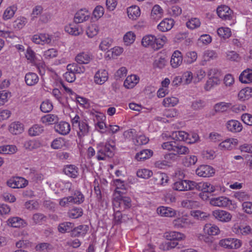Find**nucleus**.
<instances>
[{
  "mask_svg": "<svg viewBox=\"0 0 252 252\" xmlns=\"http://www.w3.org/2000/svg\"><path fill=\"white\" fill-rule=\"evenodd\" d=\"M96 158L98 160H105L106 158H112L114 155L115 143L113 140L108 139L105 143L97 144Z\"/></svg>",
  "mask_w": 252,
  "mask_h": 252,
  "instance_id": "1",
  "label": "nucleus"
},
{
  "mask_svg": "<svg viewBox=\"0 0 252 252\" xmlns=\"http://www.w3.org/2000/svg\"><path fill=\"white\" fill-rule=\"evenodd\" d=\"M71 123L74 128L76 129L77 135L80 138L87 135L90 131V126L86 121H81L78 115L71 118Z\"/></svg>",
  "mask_w": 252,
  "mask_h": 252,
  "instance_id": "2",
  "label": "nucleus"
},
{
  "mask_svg": "<svg viewBox=\"0 0 252 252\" xmlns=\"http://www.w3.org/2000/svg\"><path fill=\"white\" fill-rule=\"evenodd\" d=\"M161 147L163 150L172 152L173 155H187L189 153L188 147L180 145L175 141L163 142Z\"/></svg>",
  "mask_w": 252,
  "mask_h": 252,
  "instance_id": "3",
  "label": "nucleus"
},
{
  "mask_svg": "<svg viewBox=\"0 0 252 252\" xmlns=\"http://www.w3.org/2000/svg\"><path fill=\"white\" fill-rule=\"evenodd\" d=\"M220 246L227 249L237 250L242 246V241L237 238L228 237L221 239L219 241Z\"/></svg>",
  "mask_w": 252,
  "mask_h": 252,
  "instance_id": "4",
  "label": "nucleus"
},
{
  "mask_svg": "<svg viewBox=\"0 0 252 252\" xmlns=\"http://www.w3.org/2000/svg\"><path fill=\"white\" fill-rule=\"evenodd\" d=\"M194 182L189 180H180L173 185V189L177 191H186L194 189Z\"/></svg>",
  "mask_w": 252,
  "mask_h": 252,
  "instance_id": "5",
  "label": "nucleus"
},
{
  "mask_svg": "<svg viewBox=\"0 0 252 252\" xmlns=\"http://www.w3.org/2000/svg\"><path fill=\"white\" fill-rule=\"evenodd\" d=\"M212 215L216 220L222 222H229L232 219L231 214L225 210H214L212 212Z\"/></svg>",
  "mask_w": 252,
  "mask_h": 252,
  "instance_id": "6",
  "label": "nucleus"
},
{
  "mask_svg": "<svg viewBox=\"0 0 252 252\" xmlns=\"http://www.w3.org/2000/svg\"><path fill=\"white\" fill-rule=\"evenodd\" d=\"M210 203L214 206L224 208L228 207L232 204V202L228 198L221 196L211 198Z\"/></svg>",
  "mask_w": 252,
  "mask_h": 252,
  "instance_id": "7",
  "label": "nucleus"
},
{
  "mask_svg": "<svg viewBox=\"0 0 252 252\" xmlns=\"http://www.w3.org/2000/svg\"><path fill=\"white\" fill-rule=\"evenodd\" d=\"M28 184L27 181L22 177H13L7 182L8 187L13 189H19L25 187Z\"/></svg>",
  "mask_w": 252,
  "mask_h": 252,
  "instance_id": "8",
  "label": "nucleus"
},
{
  "mask_svg": "<svg viewBox=\"0 0 252 252\" xmlns=\"http://www.w3.org/2000/svg\"><path fill=\"white\" fill-rule=\"evenodd\" d=\"M172 224L174 228L179 229L189 227L193 224V222L187 217L182 216L172 221Z\"/></svg>",
  "mask_w": 252,
  "mask_h": 252,
  "instance_id": "9",
  "label": "nucleus"
},
{
  "mask_svg": "<svg viewBox=\"0 0 252 252\" xmlns=\"http://www.w3.org/2000/svg\"><path fill=\"white\" fill-rule=\"evenodd\" d=\"M218 15L224 20H230L232 18V11L226 5L219 6L217 10Z\"/></svg>",
  "mask_w": 252,
  "mask_h": 252,
  "instance_id": "10",
  "label": "nucleus"
},
{
  "mask_svg": "<svg viewBox=\"0 0 252 252\" xmlns=\"http://www.w3.org/2000/svg\"><path fill=\"white\" fill-rule=\"evenodd\" d=\"M214 173V168L207 165H201L196 170V174L200 177H209L212 176Z\"/></svg>",
  "mask_w": 252,
  "mask_h": 252,
  "instance_id": "11",
  "label": "nucleus"
},
{
  "mask_svg": "<svg viewBox=\"0 0 252 252\" xmlns=\"http://www.w3.org/2000/svg\"><path fill=\"white\" fill-rule=\"evenodd\" d=\"M227 129L231 132L237 133L242 131L243 126L238 121L230 120L228 121L225 124Z\"/></svg>",
  "mask_w": 252,
  "mask_h": 252,
  "instance_id": "12",
  "label": "nucleus"
},
{
  "mask_svg": "<svg viewBox=\"0 0 252 252\" xmlns=\"http://www.w3.org/2000/svg\"><path fill=\"white\" fill-rule=\"evenodd\" d=\"M194 189L201 190L203 192L211 193L215 190L214 186L207 182L196 183L194 182Z\"/></svg>",
  "mask_w": 252,
  "mask_h": 252,
  "instance_id": "13",
  "label": "nucleus"
},
{
  "mask_svg": "<svg viewBox=\"0 0 252 252\" xmlns=\"http://www.w3.org/2000/svg\"><path fill=\"white\" fill-rule=\"evenodd\" d=\"M7 224L9 226L15 228L24 227L27 225V223L18 217L9 218L7 220Z\"/></svg>",
  "mask_w": 252,
  "mask_h": 252,
  "instance_id": "14",
  "label": "nucleus"
},
{
  "mask_svg": "<svg viewBox=\"0 0 252 252\" xmlns=\"http://www.w3.org/2000/svg\"><path fill=\"white\" fill-rule=\"evenodd\" d=\"M238 140L235 138H229L222 141L219 144L221 150H231L238 144Z\"/></svg>",
  "mask_w": 252,
  "mask_h": 252,
  "instance_id": "15",
  "label": "nucleus"
},
{
  "mask_svg": "<svg viewBox=\"0 0 252 252\" xmlns=\"http://www.w3.org/2000/svg\"><path fill=\"white\" fill-rule=\"evenodd\" d=\"M108 72L104 69H100L95 73L94 81L97 84L102 85L108 80Z\"/></svg>",
  "mask_w": 252,
  "mask_h": 252,
  "instance_id": "16",
  "label": "nucleus"
},
{
  "mask_svg": "<svg viewBox=\"0 0 252 252\" xmlns=\"http://www.w3.org/2000/svg\"><path fill=\"white\" fill-rule=\"evenodd\" d=\"M183 55L178 50L174 51L171 56L170 64L172 67L177 68L182 63Z\"/></svg>",
  "mask_w": 252,
  "mask_h": 252,
  "instance_id": "17",
  "label": "nucleus"
},
{
  "mask_svg": "<svg viewBox=\"0 0 252 252\" xmlns=\"http://www.w3.org/2000/svg\"><path fill=\"white\" fill-rule=\"evenodd\" d=\"M141 44L144 47H150L156 49V37L152 34H147L142 38Z\"/></svg>",
  "mask_w": 252,
  "mask_h": 252,
  "instance_id": "18",
  "label": "nucleus"
},
{
  "mask_svg": "<svg viewBox=\"0 0 252 252\" xmlns=\"http://www.w3.org/2000/svg\"><path fill=\"white\" fill-rule=\"evenodd\" d=\"M203 232L206 235L209 236L218 235L220 233L219 227L215 224L207 223L203 227Z\"/></svg>",
  "mask_w": 252,
  "mask_h": 252,
  "instance_id": "19",
  "label": "nucleus"
},
{
  "mask_svg": "<svg viewBox=\"0 0 252 252\" xmlns=\"http://www.w3.org/2000/svg\"><path fill=\"white\" fill-rule=\"evenodd\" d=\"M90 13L86 9H81L78 11L74 16V20L76 23H80L88 20Z\"/></svg>",
  "mask_w": 252,
  "mask_h": 252,
  "instance_id": "20",
  "label": "nucleus"
},
{
  "mask_svg": "<svg viewBox=\"0 0 252 252\" xmlns=\"http://www.w3.org/2000/svg\"><path fill=\"white\" fill-rule=\"evenodd\" d=\"M157 213L162 217H174L177 214V211L168 207L161 206L157 209Z\"/></svg>",
  "mask_w": 252,
  "mask_h": 252,
  "instance_id": "21",
  "label": "nucleus"
},
{
  "mask_svg": "<svg viewBox=\"0 0 252 252\" xmlns=\"http://www.w3.org/2000/svg\"><path fill=\"white\" fill-rule=\"evenodd\" d=\"M55 129L56 131L62 135H66L69 132L70 126L67 122H61L55 125Z\"/></svg>",
  "mask_w": 252,
  "mask_h": 252,
  "instance_id": "22",
  "label": "nucleus"
},
{
  "mask_svg": "<svg viewBox=\"0 0 252 252\" xmlns=\"http://www.w3.org/2000/svg\"><path fill=\"white\" fill-rule=\"evenodd\" d=\"M9 131L13 134H19L24 130V126L22 123L19 122H14L9 126Z\"/></svg>",
  "mask_w": 252,
  "mask_h": 252,
  "instance_id": "23",
  "label": "nucleus"
},
{
  "mask_svg": "<svg viewBox=\"0 0 252 252\" xmlns=\"http://www.w3.org/2000/svg\"><path fill=\"white\" fill-rule=\"evenodd\" d=\"M88 230L89 226L88 225H80L76 227L73 228L71 235L74 237H83L87 233Z\"/></svg>",
  "mask_w": 252,
  "mask_h": 252,
  "instance_id": "24",
  "label": "nucleus"
},
{
  "mask_svg": "<svg viewBox=\"0 0 252 252\" xmlns=\"http://www.w3.org/2000/svg\"><path fill=\"white\" fill-rule=\"evenodd\" d=\"M78 168L74 165H66L64 166L63 172L67 176L75 178L79 175Z\"/></svg>",
  "mask_w": 252,
  "mask_h": 252,
  "instance_id": "25",
  "label": "nucleus"
},
{
  "mask_svg": "<svg viewBox=\"0 0 252 252\" xmlns=\"http://www.w3.org/2000/svg\"><path fill=\"white\" fill-rule=\"evenodd\" d=\"M174 25V21L172 19H165L163 20L158 26V29L162 32H165L172 29Z\"/></svg>",
  "mask_w": 252,
  "mask_h": 252,
  "instance_id": "26",
  "label": "nucleus"
},
{
  "mask_svg": "<svg viewBox=\"0 0 252 252\" xmlns=\"http://www.w3.org/2000/svg\"><path fill=\"white\" fill-rule=\"evenodd\" d=\"M139 81V78L136 75L128 76L124 83V86L127 89L133 88Z\"/></svg>",
  "mask_w": 252,
  "mask_h": 252,
  "instance_id": "27",
  "label": "nucleus"
},
{
  "mask_svg": "<svg viewBox=\"0 0 252 252\" xmlns=\"http://www.w3.org/2000/svg\"><path fill=\"white\" fill-rule=\"evenodd\" d=\"M92 59V56L87 52H81L77 55L75 61L79 64H87Z\"/></svg>",
  "mask_w": 252,
  "mask_h": 252,
  "instance_id": "28",
  "label": "nucleus"
},
{
  "mask_svg": "<svg viewBox=\"0 0 252 252\" xmlns=\"http://www.w3.org/2000/svg\"><path fill=\"white\" fill-rule=\"evenodd\" d=\"M24 146L25 149L32 151L40 148L42 146V143L37 139L29 140L24 142Z\"/></svg>",
  "mask_w": 252,
  "mask_h": 252,
  "instance_id": "29",
  "label": "nucleus"
},
{
  "mask_svg": "<svg viewBox=\"0 0 252 252\" xmlns=\"http://www.w3.org/2000/svg\"><path fill=\"white\" fill-rule=\"evenodd\" d=\"M252 96V89L246 87L242 89L238 93V97L241 101L249 99Z\"/></svg>",
  "mask_w": 252,
  "mask_h": 252,
  "instance_id": "30",
  "label": "nucleus"
},
{
  "mask_svg": "<svg viewBox=\"0 0 252 252\" xmlns=\"http://www.w3.org/2000/svg\"><path fill=\"white\" fill-rule=\"evenodd\" d=\"M128 17L132 20H136L140 15V8L136 5L131 6L127 9Z\"/></svg>",
  "mask_w": 252,
  "mask_h": 252,
  "instance_id": "31",
  "label": "nucleus"
},
{
  "mask_svg": "<svg viewBox=\"0 0 252 252\" xmlns=\"http://www.w3.org/2000/svg\"><path fill=\"white\" fill-rule=\"evenodd\" d=\"M239 80L243 83H250L252 82V69L243 71L239 76Z\"/></svg>",
  "mask_w": 252,
  "mask_h": 252,
  "instance_id": "32",
  "label": "nucleus"
},
{
  "mask_svg": "<svg viewBox=\"0 0 252 252\" xmlns=\"http://www.w3.org/2000/svg\"><path fill=\"white\" fill-rule=\"evenodd\" d=\"M25 80L28 86H33L38 82L39 78L36 73L29 72L26 74Z\"/></svg>",
  "mask_w": 252,
  "mask_h": 252,
  "instance_id": "33",
  "label": "nucleus"
},
{
  "mask_svg": "<svg viewBox=\"0 0 252 252\" xmlns=\"http://www.w3.org/2000/svg\"><path fill=\"white\" fill-rule=\"evenodd\" d=\"M66 68L68 71H71L75 74L83 73L85 71V68L84 66L79 65L76 63L68 64Z\"/></svg>",
  "mask_w": 252,
  "mask_h": 252,
  "instance_id": "34",
  "label": "nucleus"
},
{
  "mask_svg": "<svg viewBox=\"0 0 252 252\" xmlns=\"http://www.w3.org/2000/svg\"><path fill=\"white\" fill-rule=\"evenodd\" d=\"M74 226V223L70 222H63L59 224L58 227V231L62 233L71 232Z\"/></svg>",
  "mask_w": 252,
  "mask_h": 252,
  "instance_id": "35",
  "label": "nucleus"
},
{
  "mask_svg": "<svg viewBox=\"0 0 252 252\" xmlns=\"http://www.w3.org/2000/svg\"><path fill=\"white\" fill-rule=\"evenodd\" d=\"M17 10V6L16 4L9 6L6 8L3 14V19L7 20L11 19L15 14Z\"/></svg>",
  "mask_w": 252,
  "mask_h": 252,
  "instance_id": "36",
  "label": "nucleus"
},
{
  "mask_svg": "<svg viewBox=\"0 0 252 252\" xmlns=\"http://www.w3.org/2000/svg\"><path fill=\"white\" fill-rule=\"evenodd\" d=\"M59 118L58 116L54 114H47L43 116L41 121L42 123L46 125H50L56 124L58 122Z\"/></svg>",
  "mask_w": 252,
  "mask_h": 252,
  "instance_id": "37",
  "label": "nucleus"
},
{
  "mask_svg": "<svg viewBox=\"0 0 252 252\" xmlns=\"http://www.w3.org/2000/svg\"><path fill=\"white\" fill-rule=\"evenodd\" d=\"M17 151V148L15 145H5L0 146V154H13L15 153Z\"/></svg>",
  "mask_w": 252,
  "mask_h": 252,
  "instance_id": "38",
  "label": "nucleus"
},
{
  "mask_svg": "<svg viewBox=\"0 0 252 252\" xmlns=\"http://www.w3.org/2000/svg\"><path fill=\"white\" fill-rule=\"evenodd\" d=\"M114 183L116 186L114 195L124 194L125 193L126 187L124 182L120 179H116L114 180Z\"/></svg>",
  "mask_w": 252,
  "mask_h": 252,
  "instance_id": "39",
  "label": "nucleus"
},
{
  "mask_svg": "<svg viewBox=\"0 0 252 252\" xmlns=\"http://www.w3.org/2000/svg\"><path fill=\"white\" fill-rule=\"evenodd\" d=\"M65 31L68 33L73 35H78L83 32L81 28L76 25H69L65 27Z\"/></svg>",
  "mask_w": 252,
  "mask_h": 252,
  "instance_id": "40",
  "label": "nucleus"
},
{
  "mask_svg": "<svg viewBox=\"0 0 252 252\" xmlns=\"http://www.w3.org/2000/svg\"><path fill=\"white\" fill-rule=\"evenodd\" d=\"M152 155V151L149 149H145L137 153L135 156V158L138 161H141L150 158Z\"/></svg>",
  "mask_w": 252,
  "mask_h": 252,
  "instance_id": "41",
  "label": "nucleus"
},
{
  "mask_svg": "<svg viewBox=\"0 0 252 252\" xmlns=\"http://www.w3.org/2000/svg\"><path fill=\"white\" fill-rule=\"evenodd\" d=\"M218 58L217 53L213 50H205L203 54V62H209Z\"/></svg>",
  "mask_w": 252,
  "mask_h": 252,
  "instance_id": "42",
  "label": "nucleus"
},
{
  "mask_svg": "<svg viewBox=\"0 0 252 252\" xmlns=\"http://www.w3.org/2000/svg\"><path fill=\"white\" fill-rule=\"evenodd\" d=\"M220 80L221 78H209L205 86V90L209 91L213 87L220 85Z\"/></svg>",
  "mask_w": 252,
  "mask_h": 252,
  "instance_id": "43",
  "label": "nucleus"
},
{
  "mask_svg": "<svg viewBox=\"0 0 252 252\" xmlns=\"http://www.w3.org/2000/svg\"><path fill=\"white\" fill-rule=\"evenodd\" d=\"M172 139L176 141H183L187 142L188 133L184 131H174L172 133Z\"/></svg>",
  "mask_w": 252,
  "mask_h": 252,
  "instance_id": "44",
  "label": "nucleus"
},
{
  "mask_svg": "<svg viewBox=\"0 0 252 252\" xmlns=\"http://www.w3.org/2000/svg\"><path fill=\"white\" fill-rule=\"evenodd\" d=\"M83 214V211L81 208L74 207L69 210L67 213L68 217L72 219H77Z\"/></svg>",
  "mask_w": 252,
  "mask_h": 252,
  "instance_id": "45",
  "label": "nucleus"
},
{
  "mask_svg": "<svg viewBox=\"0 0 252 252\" xmlns=\"http://www.w3.org/2000/svg\"><path fill=\"white\" fill-rule=\"evenodd\" d=\"M166 237L168 240L176 241L184 240L185 238V235L179 232L171 231L166 234Z\"/></svg>",
  "mask_w": 252,
  "mask_h": 252,
  "instance_id": "46",
  "label": "nucleus"
},
{
  "mask_svg": "<svg viewBox=\"0 0 252 252\" xmlns=\"http://www.w3.org/2000/svg\"><path fill=\"white\" fill-rule=\"evenodd\" d=\"M233 196L240 202H245V201L250 200L251 196L247 191H238L234 192Z\"/></svg>",
  "mask_w": 252,
  "mask_h": 252,
  "instance_id": "47",
  "label": "nucleus"
},
{
  "mask_svg": "<svg viewBox=\"0 0 252 252\" xmlns=\"http://www.w3.org/2000/svg\"><path fill=\"white\" fill-rule=\"evenodd\" d=\"M44 131L43 127L39 125H34L29 129V134L31 136H36L39 135Z\"/></svg>",
  "mask_w": 252,
  "mask_h": 252,
  "instance_id": "48",
  "label": "nucleus"
},
{
  "mask_svg": "<svg viewBox=\"0 0 252 252\" xmlns=\"http://www.w3.org/2000/svg\"><path fill=\"white\" fill-rule=\"evenodd\" d=\"M124 49L122 47L116 46L107 51V56L109 58L114 59L121 55Z\"/></svg>",
  "mask_w": 252,
  "mask_h": 252,
  "instance_id": "49",
  "label": "nucleus"
},
{
  "mask_svg": "<svg viewBox=\"0 0 252 252\" xmlns=\"http://www.w3.org/2000/svg\"><path fill=\"white\" fill-rule=\"evenodd\" d=\"M201 25V22L198 18H191L186 22V26L190 30H194L199 28Z\"/></svg>",
  "mask_w": 252,
  "mask_h": 252,
  "instance_id": "50",
  "label": "nucleus"
},
{
  "mask_svg": "<svg viewBox=\"0 0 252 252\" xmlns=\"http://www.w3.org/2000/svg\"><path fill=\"white\" fill-rule=\"evenodd\" d=\"M136 35L131 31L127 32L123 37V40L125 44L128 46L132 44L135 40Z\"/></svg>",
  "mask_w": 252,
  "mask_h": 252,
  "instance_id": "51",
  "label": "nucleus"
},
{
  "mask_svg": "<svg viewBox=\"0 0 252 252\" xmlns=\"http://www.w3.org/2000/svg\"><path fill=\"white\" fill-rule=\"evenodd\" d=\"M46 216L42 213H37L32 215V220L33 224H41L45 221Z\"/></svg>",
  "mask_w": 252,
  "mask_h": 252,
  "instance_id": "52",
  "label": "nucleus"
},
{
  "mask_svg": "<svg viewBox=\"0 0 252 252\" xmlns=\"http://www.w3.org/2000/svg\"><path fill=\"white\" fill-rule=\"evenodd\" d=\"M231 106V103L225 102H220L216 104L214 109L217 112H223L227 110Z\"/></svg>",
  "mask_w": 252,
  "mask_h": 252,
  "instance_id": "53",
  "label": "nucleus"
},
{
  "mask_svg": "<svg viewBox=\"0 0 252 252\" xmlns=\"http://www.w3.org/2000/svg\"><path fill=\"white\" fill-rule=\"evenodd\" d=\"M58 55V51L54 48L49 49L43 52L42 57L44 60H50Z\"/></svg>",
  "mask_w": 252,
  "mask_h": 252,
  "instance_id": "54",
  "label": "nucleus"
},
{
  "mask_svg": "<svg viewBox=\"0 0 252 252\" xmlns=\"http://www.w3.org/2000/svg\"><path fill=\"white\" fill-rule=\"evenodd\" d=\"M169 240L161 244L160 246V248L163 251H169L175 248L178 245V243L176 241Z\"/></svg>",
  "mask_w": 252,
  "mask_h": 252,
  "instance_id": "55",
  "label": "nucleus"
},
{
  "mask_svg": "<svg viewBox=\"0 0 252 252\" xmlns=\"http://www.w3.org/2000/svg\"><path fill=\"white\" fill-rule=\"evenodd\" d=\"M73 201V204H80L84 201L85 197L84 195L79 190H75L73 195L71 196Z\"/></svg>",
  "mask_w": 252,
  "mask_h": 252,
  "instance_id": "56",
  "label": "nucleus"
},
{
  "mask_svg": "<svg viewBox=\"0 0 252 252\" xmlns=\"http://www.w3.org/2000/svg\"><path fill=\"white\" fill-rule=\"evenodd\" d=\"M179 102V99L175 97H167L163 100V105L165 107H173Z\"/></svg>",
  "mask_w": 252,
  "mask_h": 252,
  "instance_id": "57",
  "label": "nucleus"
},
{
  "mask_svg": "<svg viewBox=\"0 0 252 252\" xmlns=\"http://www.w3.org/2000/svg\"><path fill=\"white\" fill-rule=\"evenodd\" d=\"M113 209H120L124 211L125 207L124 204L122 203V200L120 195H115V197L113 201Z\"/></svg>",
  "mask_w": 252,
  "mask_h": 252,
  "instance_id": "58",
  "label": "nucleus"
},
{
  "mask_svg": "<svg viewBox=\"0 0 252 252\" xmlns=\"http://www.w3.org/2000/svg\"><path fill=\"white\" fill-rule=\"evenodd\" d=\"M218 35L224 38H228L231 35L230 29L227 27H220L217 30Z\"/></svg>",
  "mask_w": 252,
  "mask_h": 252,
  "instance_id": "59",
  "label": "nucleus"
},
{
  "mask_svg": "<svg viewBox=\"0 0 252 252\" xmlns=\"http://www.w3.org/2000/svg\"><path fill=\"white\" fill-rule=\"evenodd\" d=\"M98 27L96 25L92 24L88 27L86 34L88 37L92 38L98 33Z\"/></svg>",
  "mask_w": 252,
  "mask_h": 252,
  "instance_id": "60",
  "label": "nucleus"
},
{
  "mask_svg": "<svg viewBox=\"0 0 252 252\" xmlns=\"http://www.w3.org/2000/svg\"><path fill=\"white\" fill-rule=\"evenodd\" d=\"M137 176L141 178L148 179L153 175L151 170L147 169H141L137 171Z\"/></svg>",
  "mask_w": 252,
  "mask_h": 252,
  "instance_id": "61",
  "label": "nucleus"
},
{
  "mask_svg": "<svg viewBox=\"0 0 252 252\" xmlns=\"http://www.w3.org/2000/svg\"><path fill=\"white\" fill-rule=\"evenodd\" d=\"M40 108L42 112L48 113L53 109V106L51 102L48 100H46L42 102Z\"/></svg>",
  "mask_w": 252,
  "mask_h": 252,
  "instance_id": "62",
  "label": "nucleus"
},
{
  "mask_svg": "<svg viewBox=\"0 0 252 252\" xmlns=\"http://www.w3.org/2000/svg\"><path fill=\"white\" fill-rule=\"evenodd\" d=\"M191 216L198 220H206L210 215L207 213L196 210L191 212Z\"/></svg>",
  "mask_w": 252,
  "mask_h": 252,
  "instance_id": "63",
  "label": "nucleus"
},
{
  "mask_svg": "<svg viewBox=\"0 0 252 252\" xmlns=\"http://www.w3.org/2000/svg\"><path fill=\"white\" fill-rule=\"evenodd\" d=\"M197 59V54L195 51H189L186 54V62L188 64L193 63Z\"/></svg>",
  "mask_w": 252,
  "mask_h": 252,
  "instance_id": "64",
  "label": "nucleus"
}]
</instances>
